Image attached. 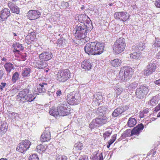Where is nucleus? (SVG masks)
<instances>
[{
  "label": "nucleus",
  "instance_id": "obj_1",
  "mask_svg": "<svg viewBox=\"0 0 160 160\" xmlns=\"http://www.w3.org/2000/svg\"><path fill=\"white\" fill-rule=\"evenodd\" d=\"M104 44L100 42H91L87 44L84 47L85 52L89 55L101 54L103 51Z\"/></svg>",
  "mask_w": 160,
  "mask_h": 160
},
{
  "label": "nucleus",
  "instance_id": "obj_2",
  "mask_svg": "<svg viewBox=\"0 0 160 160\" xmlns=\"http://www.w3.org/2000/svg\"><path fill=\"white\" fill-rule=\"evenodd\" d=\"M92 27V25H85L84 23L83 24H79L77 25L76 26L75 36L80 38L79 39L85 38L87 33L91 31Z\"/></svg>",
  "mask_w": 160,
  "mask_h": 160
},
{
  "label": "nucleus",
  "instance_id": "obj_3",
  "mask_svg": "<svg viewBox=\"0 0 160 160\" xmlns=\"http://www.w3.org/2000/svg\"><path fill=\"white\" fill-rule=\"evenodd\" d=\"M29 89L26 88L19 92L17 95V98L19 101L24 102H31L33 101L35 97L29 92Z\"/></svg>",
  "mask_w": 160,
  "mask_h": 160
},
{
  "label": "nucleus",
  "instance_id": "obj_4",
  "mask_svg": "<svg viewBox=\"0 0 160 160\" xmlns=\"http://www.w3.org/2000/svg\"><path fill=\"white\" fill-rule=\"evenodd\" d=\"M132 68L129 67H123L121 69L119 76L122 82H127L131 78L132 74Z\"/></svg>",
  "mask_w": 160,
  "mask_h": 160
},
{
  "label": "nucleus",
  "instance_id": "obj_5",
  "mask_svg": "<svg viewBox=\"0 0 160 160\" xmlns=\"http://www.w3.org/2000/svg\"><path fill=\"white\" fill-rule=\"evenodd\" d=\"M126 43L124 39L120 38L117 40L113 45V48L114 51L116 53H120L125 49Z\"/></svg>",
  "mask_w": 160,
  "mask_h": 160
},
{
  "label": "nucleus",
  "instance_id": "obj_6",
  "mask_svg": "<svg viewBox=\"0 0 160 160\" xmlns=\"http://www.w3.org/2000/svg\"><path fill=\"white\" fill-rule=\"evenodd\" d=\"M107 118L104 115L93 119L89 124L91 129L103 125L107 122Z\"/></svg>",
  "mask_w": 160,
  "mask_h": 160
},
{
  "label": "nucleus",
  "instance_id": "obj_7",
  "mask_svg": "<svg viewBox=\"0 0 160 160\" xmlns=\"http://www.w3.org/2000/svg\"><path fill=\"white\" fill-rule=\"evenodd\" d=\"M68 103L71 105L78 104L80 100V95L76 92L70 93L67 96Z\"/></svg>",
  "mask_w": 160,
  "mask_h": 160
},
{
  "label": "nucleus",
  "instance_id": "obj_8",
  "mask_svg": "<svg viewBox=\"0 0 160 160\" xmlns=\"http://www.w3.org/2000/svg\"><path fill=\"white\" fill-rule=\"evenodd\" d=\"M70 77V72L68 69L59 70L56 74V79L60 82H65Z\"/></svg>",
  "mask_w": 160,
  "mask_h": 160
},
{
  "label": "nucleus",
  "instance_id": "obj_9",
  "mask_svg": "<svg viewBox=\"0 0 160 160\" xmlns=\"http://www.w3.org/2000/svg\"><path fill=\"white\" fill-rule=\"evenodd\" d=\"M149 91L148 87L146 85H141L137 88L136 94L137 97L140 99L145 98Z\"/></svg>",
  "mask_w": 160,
  "mask_h": 160
},
{
  "label": "nucleus",
  "instance_id": "obj_10",
  "mask_svg": "<svg viewBox=\"0 0 160 160\" xmlns=\"http://www.w3.org/2000/svg\"><path fill=\"white\" fill-rule=\"evenodd\" d=\"M31 144V143L28 140H23L18 144L16 150L22 153H24L29 148Z\"/></svg>",
  "mask_w": 160,
  "mask_h": 160
},
{
  "label": "nucleus",
  "instance_id": "obj_11",
  "mask_svg": "<svg viewBox=\"0 0 160 160\" xmlns=\"http://www.w3.org/2000/svg\"><path fill=\"white\" fill-rule=\"evenodd\" d=\"M68 104L64 102L61 103L58 107L59 116H64L68 115L69 113V108H68Z\"/></svg>",
  "mask_w": 160,
  "mask_h": 160
},
{
  "label": "nucleus",
  "instance_id": "obj_12",
  "mask_svg": "<svg viewBox=\"0 0 160 160\" xmlns=\"http://www.w3.org/2000/svg\"><path fill=\"white\" fill-rule=\"evenodd\" d=\"M114 16L115 19L123 22H125L128 20L130 17L129 14L125 12H116Z\"/></svg>",
  "mask_w": 160,
  "mask_h": 160
},
{
  "label": "nucleus",
  "instance_id": "obj_13",
  "mask_svg": "<svg viewBox=\"0 0 160 160\" xmlns=\"http://www.w3.org/2000/svg\"><path fill=\"white\" fill-rule=\"evenodd\" d=\"M129 108L128 105H123L118 107L114 110L112 113V116L116 117L119 116Z\"/></svg>",
  "mask_w": 160,
  "mask_h": 160
},
{
  "label": "nucleus",
  "instance_id": "obj_14",
  "mask_svg": "<svg viewBox=\"0 0 160 160\" xmlns=\"http://www.w3.org/2000/svg\"><path fill=\"white\" fill-rule=\"evenodd\" d=\"M41 12L38 10H30L27 13V16L30 20H34L40 17Z\"/></svg>",
  "mask_w": 160,
  "mask_h": 160
},
{
  "label": "nucleus",
  "instance_id": "obj_15",
  "mask_svg": "<svg viewBox=\"0 0 160 160\" xmlns=\"http://www.w3.org/2000/svg\"><path fill=\"white\" fill-rule=\"evenodd\" d=\"M51 139V136L50 128L49 127L46 128L42 134L40 140L42 142H48Z\"/></svg>",
  "mask_w": 160,
  "mask_h": 160
},
{
  "label": "nucleus",
  "instance_id": "obj_16",
  "mask_svg": "<svg viewBox=\"0 0 160 160\" xmlns=\"http://www.w3.org/2000/svg\"><path fill=\"white\" fill-rule=\"evenodd\" d=\"M38 57L41 60L47 61L50 60L52 58L53 54L50 51H44L40 54Z\"/></svg>",
  "mask_w": 160,
  "mask_h": 160
},
{
  "label": "nucleus",
  "instance_id": "obj_17",
  "mask_svg": "<svg viewBox=\"0 0 160 160\" xmlns=\"http://www.w3.org/2000/svg\"><path fill=\"white\" fill-rule=\"evenodd\" d=\"M103 100V97L101 94L98 92L94 96L92 103H95L96 105H100L102 104V102Z\"/></svg>",
  "mask_w": 160,
  "mask_h": 160
},
{
  "label": "nucleus",
  "instance_id": "obj_18",
  "mask_svg": "<svg viewBox=\"0 0 160 160\" xmlns=\"http://www.w3.org/2000/svg\"><path fill=\"white\" fill-rule=\"evenodd\" d=\"M47 87L48 86L47 83L45 82L41 83L37 86L35 90V92L36 94H38V93L44 92L46 91Z\"/></svg>",
  "mask_w": 160,
  "mask_h": 160
},
{
  "label": "nucleus",
  "instance_id": "obj_19",
  "mask_svg": "<svg viewBox=\"0 0 160 160\" xmlns=\"http://www.w3.org/2000/svg\"><path fill=\"white\" fill-rule=\"evenodd\" d=\"M144 126L142 123L139 124L138 126L134 127L131 131L132 135H138L139 134L142 129H143Z\"/></svg>",
  "mask_w": 160,
  "mask_h": 160
},
{
  "label": "nucleus",
  "instance_id": "obj_20",
  "mask_svg": "<svg viewBox=\"0 0 160 160\" xmlns=\"http://www.w3.org/2000/svg\"><path fill=\"white\" fill-rule=\"evenodd\" d=\"M10 15L9 9L7 8H4L1 12L0 17L2 19V21H4L7 19Z\"/></svg>",
  "mask_w": 160,
  "mask_h": 160
},
{
  "label": "nucleus",
  "instance_id": "obj_21",
  "mask_svg": "<svg viewBox=\"0 0 160 160\" xmlns=\"http://www.w3.org/2000/svg\"><path fill=\"white\" fill-rule=\"evenodd\" d=\"M35 66L37 68L42 69L46 67L48 64L44 60H38L35 62Z\"/></svg>",
  "mask_w": 160,
  "mask_h": 160
},
{
  "label": "nucleus",
  "instance_id": "obj_22",
  "mask_svg": "<svg viewBox=\"0 0 160 160\" xmlns=\"http://www.w3.org/2000/svg\"><path fill=\"white\" fill-rule=\"evenodd\" d=\"M92 61L89 60L84 61L81 63L82 68L88 70L90 69L92 67Z\"/></svg>",
  "mask_w": 160,
  "mask_h": 160
},
{
  "label": "nucleus",
  "instance_id": "obj_23",
  "mask_svg": "<svg viewBox=\"0 0 160 160\" xmlns=\"http://www.w3.org/2000/svg\"><path fill=\"white\" fill-rule=\"evenodd\" d=\"M144 44L142 42H140L138 44H137L135 46L132 47V49L135 50V51L138 52H140L144 49L145 46Z\"/></svg>",
  "mask_w": 160,
  "mask_h": 160
},
{
  "label": "nucleus",
  "instance_id": "obj_24",
  "mask_svg": "<svg viewBox=\"0 0 160 160\" xmlns=\"http://www.w3.org/2000/svg\"><path fill=\"white\" fill-rule=\"evenodd\" d=\"M111 63L112 66L117 68L121 66L122 63V61L118 58H116L111 60Z\"/></svg>",
  "mask_w": 160,
  "mask_h": 160
},
{
  "label": "nucleus",
  "instance_id": "obj_25",
  "mask_svg": "<svg viewBox=\"0 0 160 160\" xmlns=\"http://www.w3.org/2000/svg\"><path fill=\"white\" fill-rule=\"evenodd\" d=\"M159 100V98L158 96L153 97L148 101V104L151 106H155L158 103Z\"/></svg>",
  "mask_w": 160,
  "mask_h": 160
},
{
  "label": "nucleus",
  "instance_id": "obj_26",
  "mask_svg": "<svg viewBox=\"0 0 160 160\" xmlns=\"http://www.w3.org/2000/svg\"><path fill=\"white\" fill-rule=\"evenodd\" d=\"M13 48H14V52H18L20 50L23 49V47L21 44L16 42L12 45Z\"/></svg>",
  "mask_w": 160,
  "mask_h": 160
},
{
  "label": "nucleus",
  "instance_id": "obj_27",
  "mask_svg": "<svg viewBox=\"0 0 160 160\" xmlns=\"http://www.w3.org/2000/svg\"><path fill=\"white\" fill-rule=\"evenodd\" d=\"M132 136V135L131 130L130 129H127L122 134L121 137L118 139V141H120L127 137Z\"/></svg>",
  "mask_w": 160,
  "mask_h": 160
},
{
  "label": "nucleus",
  "instance_id": "obj_28",
  "mask_svg": "<svg viewBox=\"0 0 160 160\" xmlns=\"http://www.w3.org/2000/svg\"><path fill=\"white\" fill-rule=\"evenodd\" d=\"M4 67L7 72L8 75L11 72L12 70L14 69L13 65L10 62L6 63L4 64Z\"/></svg>",
  "mask_w": 160,
  "mask_h": 160
},
{
  "label": "nucleus",
  "instance_id": "obj_29",
  "mask_svg": "<svg viewBox=\"0 0 160 160\" xmlns=\"http://www.w3.org/2000/svg\"><path fill=\"white\" fill-rule=\"evenodd\" d=\"M49 113L50 115L54 117L57 116L59 115L58 108H57L55 107H52L49 110Z\"/></svg>",
  "mask_w": 160,
  "mask_h": 160
},
{
  "label": "nucleus",
  "instance_id": "obj_30",
  "mask_svg": "<svg viewBox=\"0 0 160 160\" xmlns=\"http://www.w3.org/2000/svg\"><path fill=\"white\" fill-rule=\"evenodd\" d=\"M7 124L0 122V134L5 133L7 131Z\"/></svg>",
  "mask_w": 160,
  "mask_h": 160
},
{
  "label": "nucleus",
  "instance_id": "obj_31",
  "mask_svg": "<svg viewBox=\"0 0 160 160\" xmlns=\"http://www.w3.org/2000/svg\"><path fill=\"white\" fill-rule=\"evenodd\" d=\"M140 53L136 51L133 52L130 54V58L133 59H139L141 57Z\"/></svg>",
  "mask_w": 160,
  "mask_h": 160
},
{
  "label": "nucleus",
  "instance_id": "obj_32",
  "mask_svg": "<svg viewBox=\"0 0 160 160\" xmlns=\"http://www.w3.org/2000/svg\"><path fill=\"white\" fill-rule=\"evenodd\" d=\"M8 6L10 8L11 11L14 13L18 14L19 12V9L17 6L12 5V4L9 3Z\"/></svg>",
  "mask_w": 160,
  "mask_h": 160
},
{
  "label": "nucleus",
  "instance_id": "obj_33",
  "mask_svg": "<svg viewBox=\"0 0 160 160\" xmlns=\"http://www.w3.org/2000/svg\"><path fill=\"white\" fill-rule=\"evenodd\" d=\"M136 120L134 118H130L128 120L127 125L128 127H132L136 125Z\"/></svg>",
  "mask_w": 160,
  "mask_h": 160
},
{
  "label": "nucleus",
  "instance_id": "obj_34",
  "mask_svg": "<svg viewBox=\"0 0 160 160\" xmlns=\"http://www.w3.org/2000/svg\"><path fill=\"white\" fill-rule=\"evenodd\" d=\"M31 69L29 68H24L22 71V75L24 77H28L30 75Z\"/></svg>",
  "mask_w": 160,
  "mask_h": 160
},
{
  "label": "nucleus",
  "instance_id": "obj_35",
  "mask_svg": "<svg viewBox=\"0 0 160 160\" xmlns=\"http://www.w3.org/2000/svg\"><path fill=\"white\" fill-rule=\"evenodd\" d=\"M19 74L17 72H15L12 75V81L13 83H15L19 79Z\"/></svg>",
  "mask_w": 160,
  "mask_h": 160
},
{
  "label": "nucleus",
  "instance_id": "obj_36",
  "mask_svg": "<svg viewBox=\"0 0 160 160\" xmlns=\"http://www.w3.org/2000/svg\"><path fill=\"white\" fill-rule=\"evenodd\" d=\"M88 18V17L86 14H81L79 16L78 20L81 23H83L86 19Z\"/></svg>",
  "mask_w": 160,
  "mask_h": 160
},
{
  "label": "nucleus",
  "instance_id": "obj_37",
  "mask_svg": "<svg viewBox=\"0 0 160 160\" xmlns=\"http://www.w3.org/2000/svg\"><path fill=\"white\" fill-rule=\"evenodd\" d=\"M147 68L150 71H152V73L155 71L156 65L155 63H150L148 65Z\"/></svg>",
  "mask_w": 160,
  "mask_h": 160
},
{
  "label": "nucleus",
  "instance_id": "obj_38",
  "mask_svg": "<svg viewBox=\"0 0 160 160\" xmlns=\"http://www.w3.org/2000/svg\"><path fill=\"white\" fill-rule=\"evenodd\" d=\"M75 148H74V150H82L83 148V146L82 144L80 142H77L74 145Z\"/></svg>",
  "mask_w": 160,
  "mask_h": 160
},
{
  "label": "nucleus",
  "instance_id": "obj_39",
  "mask_svg": "<svg viewBox=\"0 0 160 160\" xmlns=\"http://www.w3.org/2000/svg\"><path fill=\"white\" fill-rule=\"evenodd\" d=\"M114 89L116 91L117 95L120 94L123 90V88L121 86L118 85L115 87Z\"/></svg>",
  "mask_w": 160,
  "mask_h": 160
},
{
  "label": "nucleus",
  "instance_id": "obj_40",
  "mask_svg": "<svg viewBox=\"0 0 160 160\" xmlns=\"http://www.w3.org/2000/svg\"><path fill=\"white\" fill-rule=\"evenodd\" d=\"M57 44L58 46L59 47L62 46L64 47V45L65 44V41L64 39L61 38L57 40Z\"/></svg>",
  "mask_w": 160,
  "mask_h": 160
},
{
  "label": "nucleus",
  "instance_id": "obj_41",
  "mask_svg": "<svg viewBox=\"0 0 160 160\" xmlns=\"http://www.w3.org/2000/svg\"><path fill=\"white\" fill-rule=\"evenodd\" d=\"M37 152L39 153H41V152H43L45 150L46 148L45 146L41 144L37 146Z\"/></svg>",
  "mask_w": 160,
  "mask_h": 160
},
{
  "label": "nucleus",
  "instance_id": "obj_42",
  "mask_svg": "<svg viewBox=\"0 0 160 160\" xmlns=\"http://www.w3.org/2000/svg\"><path fill=\"white\" fill-rule=\"evenodd\" d=\"M160 47V39L156 38L155 42L152 45V48H158Z\"/></svg>",
  "mask_w": 160,
  "mask_h": 160
},
{
  "label": "nucleus",
  "instance_id": "obj_43",
  "mask_svg": "<svg viewBox=\"0 0 160 160\" xmlns=\"http://www.w3.org/2000/svg\"><path fill=\"white\" fill-rule=\"evenodd\" d=\"M138 84L136 82H133L129 84L128 87V89L131 90L135 89L138 86Z\"/></svg>",
  "mask_w": 160,
  "mask_h": 160
},
{
  "label": "nucleus",
  "instance_id": "obj_44",
  "mask_svg": "<svg viewBox=\"0 0 160 160\" xmlns=\"http://www.w3.org/2000/svg\"><path fill=\"white\" fill-rule=\"evenodd\" d=\"M112 133V131L110 130L106 131L103 133V137H104V139H105L107 137L109 136Z\"/></svg>",
  "mask_w": 160,
  "mask_h": 160
},
{
  "label": "nucleus",
  "instance_id": "obj_45",
  "mask_svg": "<svg viewBox=\"0 0 160 160\" xmlns=\"http://www.w3.org/2000/svg\"><path fill=\"white\" fill-rule=\"evenodd\" d=\"M67 157L64 155H59L57 156L56 160H66Z\"/></svg>",
  "mask_w": 160,
  "mask_h": 160
},
{
  "label": "nucleus",
  "instance_id": "obj_46",
  "mask_svg": "<svg viewBox=\"0 0 160 160\" xmlns=\"http://www.w3.org/2000/svg\"><path fill=\"white\" fill-rule=\"evenodd\" d=\"M104 112V110L102 109V108L101 107L99 108L96 112L98 114H99V115L101 116H102V114H103V112Z\"/></svg>",
  "mask_w": 160,
  "mask_h": 160
},
{
  "label": "nucleus",
  "instance_id": "obj_47",
  "mask_svg": "<svg viewBox=\"0 0 160 160\" xmlns=\"http://www.w3.org/2000/svg\"><path fill=\"white\" fill-rule=\"evenodd\" d=\"M30 158L29 159V160H38L39 158L36 154H32L31 156H30Z\"/></svg>",
  "mask_w": 160,
  "mask_h": 160
},
{
  "label": "nucleus",
  "instance_id": "obj_48",
  "mask_svg": "<svg viewBox=\"0 0 160 160\" xmlns=\"http://www.w3.org/2000/svg\"><path fill=\"white\" fill-rule=\"evenodd\" d=\"M152 71H150L147 68L146 69L143 71V74L145 75L148 76L152 73Z\"/></svg>",
  "mask_w": 160,
  "mask_h": 160
},
{
  "label": "nucleus",
  "instance_id": "obj_49",
  "mask_svg": "<svg viewBox=\"0 0 160 160\" xmlns=\"http://www.w3.org/2000/svg\"><path fill=\"white\" fill-rule=\"evenodd\" d=\"M69 6V5L68 2H63L62 3V6L65 9L68 8Z\"/></svg>",
  "mask_w": 160,
  "mask_h": 160
},
{
  "label": "nucleus",
  "instance_id": "obj_50",
  "mask_svg": "<svg viewBox=\"0 0 160 160\" xmlns=\"http://www.w3.org/2000/svg\"><path fill=\"white\" fill-rule=\"evenodd\" d=\"M116 138V135L115 134L113 135L112 138V139L109 142L110 144H112L115 141Z\"/></svg>",
  "mask_w": 160,
  "mask_h": 160
},
{
  "label": "nucleus",
  "instance_id": "obj_51",
  "mask_svg": "<svg viewBox=\"0 0 160 160\" xmlns=\"http://www.w3.org/2000/svg\"><path fill=\"white\" fill-rule=\"evenodd\" d=\"M155 5L157 7L160 8V0H156Z\"/></svg>",
  "mask_w": 160,
  "mask_h": 160
},
{
  "label": "nucleus",
  "instance_id": "obj_52",
  "mask_svg": "<svg viewBox=\"0 0 160 160\" xmlns=\"http://www.w3.org/2000/svg\"><path fill=\"white\" fill-rule=\"evenodd\" d=\"M79 160H88V158L86 155H83L79 158Z\"/></svg>",
  "mask_w": 160,
  "mask_h": 160
},
{
  "label": "nucleus",
  "instance_id": "obj_53",
  "mask_svg": "<svg viewBox=\"0 0 160 160\" xmlns=\"http://www.w3.org/2000/svg\"><path fill=\"white\" fill-rule=\"evenodd\" d=\"M85 21L86 22V23L88 24V25H87L88 26H89V25H92V22L90 23V24H89L91 22V21L89 17L88 19H86V20Z\"/></svg>",
  "mask_w": 160,
  "mask_h": 160
},
{
  "label": "nucleus",
  "instance_id": "obj_54",
  "mask_svg": "<svg viewBox=\"0 0 160 160\" xmlns=\"http://www.w3.org/2000/svg\"><path fill=\"white\" fill-rule=\"evenodd\" d=\"M6 84V83L4 82H2L0 84V89L2 91L3 90V88H4Z\"/></svg>",
  "mask_w": 160,
  "mask_h": 160
},
{
  "label": "nucleus",
  "instance_id": "obj_55",
  "mask_svg": "<svg viewBox=\"0 0 160 160\" xmlns=\"http://www.w3.org/2000/svg\"><path fill=\"white\" fill-rule=\"evenodd\" d=\"M146 116H147V114L149 111V108H146L142 111Z\"/></svg>",
  "mask_w": 160,
  "mask_h": 160
},
{
  "label": "nucleus",
  "instance_id": "obj_56",
  "mask_svg": "<svg viewBox=\"0 0 160 160\" xmlns=\"http://www.w3.org/2000/svg\"><path fill=\"white\" fill-rule=\"evenodd\" d=\"M56 94L57 97L60 96L62 94V92L61 90H58L56 92Z\"/></svg>",
  "mask_w": 160,
  "mask_h": 160
},
{
  "label": "nucleus",
  "instance_id": "obj_57",
  "mask_svg": "<svg viewBox=\"0 0 160 160\" xmlns=\"http://www.w3.org/2000/svg\"><path fill=\"white\" fill-rule=\"evenodd\" d=\"M28 37H29L30 39L32 41H33L34 40V39L36 38V35H34V36H27Z\"/></svg>",
  "mask_w": 160,
  "mask_h": 160
},
{
  "label": "nucleus",
  "instance_id": "obj_58",
  "mask_svg": "<svg viewBox=\"0 0 160 160\" xmlns=\"http://www.w3.org/2000/svg\"><path fill=\"white\" fill-rule=\"evenodd\" d=\"M140 117L141 118L143 117L144 116H146L143 111L141 112L139 114Z\"/></svg>",
  "mask_w": 160,
  "mask_h": 160
},
{
  "label": "nucleus",
  "instance_id": "obj_59",
  "mask_svg": "<svg viewBox=\"0 0 160 160\" xmlns=\"http://www.w3.org/2000/svg\"><path fill=\"white\" fill-rule=\"evenodd\" d=\"M98 160H103V158L102 153H101L98 155Z\"/></svg>",
  "mask_w": 160,
  "mask_h": 160
},
{
  "label": "nucleus",
  "instance_id": "obj_60",
  "mask_svg": "<svg viewBox=\"0 0 160 160\" xmlns=\"http://www.w3.org/2000/svg\"><path fill=\"white\" fill-rule=\"evenodd\" d=\"M98 156H97V154H96L93 157V159L94 160H98Z\"/></svg>",
  "mask_w": 160,
  "mask_h": 160
},
{
  "label": "nucleus",
  "instance_id": "obj_61",
  "mask_svg": "<svg viewBox=\"0 0 160 160\" xmlns=\"http://www.w3.org/2000/svg\"><path fill=\"white\" fill-rule=\"evenodd\" d=\"M34 35H36L35 32H32L29 33L28 34V36H34Z\"/></svg>",
  "mask_w": 160,
  "mask_h": 160
},
{
  "label": "nucleus",
  "instance_id": "obj_62",
  "mask_svg": "<svg viewBox=\"0 0 160 160\" xmlns=\"http://www.w3.org/2000/svg\"><path fill=\"white\" fill-rule=\"evenodd\" d=\"M155 83L156 84H157L160 85V79L155 81Z\"/></svg>",
  "mask_w": 160,
  "mask_h": 160
},
{
  "label": "nucleus",
  "instance_id": "obj_63",
  "mask_svg": "<svg viewBox=\"0 0 160 160\" xmlns=\"http://www.w3.org/2000/svg\"><path fill=\"white\" fill-rule=\"evenodd\" d=\"M160 109V107L158 105L155 108V111H158Z\"/></svg>",
  "mask_w": 160,
  "mask_h": 160
},
{
  "label": "nucleus",
  "instance_id": "obj_64",
  "mask_svg": "<svg viewBox=\"0 0 160 160\" xmlns=\"http://www.w3.org/2000/svg\"><path fill=\"white\" fill-rule=\"evenodd\" d=\"M47 94L49 95V96L52 95L53 94V93L52 92H48L47 93Z\"/></svg>",
  "mask_w": 160,
  "mask_h": 160
}]
</instances>
